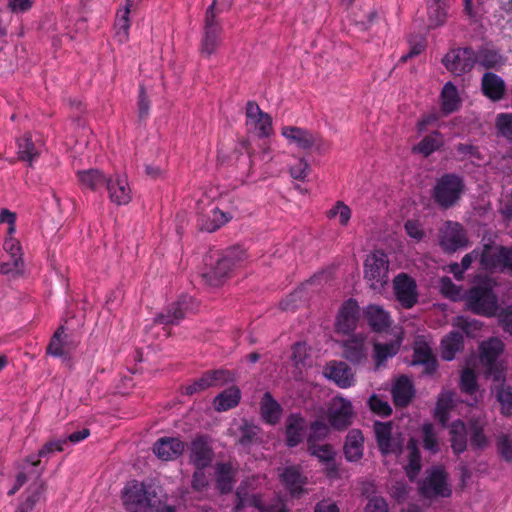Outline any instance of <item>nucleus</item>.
<instances>
[{"mask_svg": "<svg viewBox=\"0 0 512 512\" xmlns=\"http://www.w3.org/2000/svg\"><path fill=\"white\" fill-rule=\"evenodd\" d=\"M210 442L208 436L198 435L190 443V462L197 469H204L212 462L213 450Z\"/></svg>", "mask_w": 512, "mask_h": 512, "instance_id": "nucleus-23", "label": "nucleus"}, {"mask_svg": "<svg viewBox=\"0 0 512 512\" xmlns=\"http://www.w3.org/2000/svg\"><path fill=\"white\" fill-rule=\"evenodd\" d=\"M259 480L260 478H252L240 484L236 492L238 502L235 506V512H242V509L245 507H253L259 512H287L280 498L273 505L264 506L261 497L253 492L255 490V483Z\"/></svg>", "mask_w": 512, "mask_h": 512, "instance_id": "nucleus-9", "label": "nucleus"}, {"mask_svg": "<svg viewBox=\"0 0 512 512\" xmlns=\"http://www.w3.org/2000/svg\"><path fill=\"white\" fill-rule=\"evenodd\" d=\"M325 216L329 220L337 221L341 227H347L352 218V210L344 201L337 200L325 212Z\"/></svg>", "mask_w": 512, "mask_h": 512, "instance_id": "nucleus-50", "label": "nucleus"}, {"mask_svg": "<svg viewBox=\"0 0 512 512\" xmlns=\"http://www.w3.org/2000/svg\"><path fill=\"white\" fill-rule=\"evenodd\" d=\"M368 404H369L370 409L378 415L388 416L392 412V409H391V406L389 405V403L376 394H373L370 396V398L368 400Z\"/></svg>", "mask_w": 512, "mask_h": 512, "instance_id": "nucleus-62", "label": "nucleus"}, {"mask_svg": "<svg viewBox=\"0 0 512 512\" xmlns=\"http://www.w3.org/2000/svg\"><path fill=\"white\" fill-rule=\"evenodd\" d=\"M105 186L112 204L125 206L132 201L133 191L126 174L117 172L108 176Z\"/></svg>", "mask_w": 512, "mask_h": 512, "instance_id": "nucleus-15", "label": "nucleus"}, {"mask_svg": "<svg viewBox=\"0 0 512 512\" xmlns=\"http://www.w3.org/2000/svg\"><path fill=\"white\" fill-rule=\"evenodd\" d=\"M67 444V439H55L47 442L43 447L38 451L37 455H32L26 459L25 468L31 469H39V458L41 457H50L55 452H63L65 450V446Z\"/></svg>", "mask_w": 512, "mask_h": 512, "instance_id": "nucleus-40", "label": "nucleus"}, {"mask_svg": "<svg viewBox=\"0 0 512 512\" xmlns=\"http://www.w3.org/2000/svg\"><path fill=\"white\" fill-rule=\"evenodd\" d=\"M412 365H422L427 374H432L437 368L431 347L424 337H418L415 341Z\"/></svg>", "mask_w": 512, "mask_h": 512, "instance_id": "nucleus-28", "label": "nucleus"}, {"mask_svg": "<svg viewBox=\"0 0 512 512\" xmlns=\"http://www.w3.org/2000/svg\"><path fill=\"white\" fill-rule=\"evenodd\" d=\"M443 65L454 75L461 76L476 65V51L471 47L449 50L442 59Z\"/></svg>", "mask_w": 512, "mask_h": 512, "instance_id": "nucleus-13", "label": "nucleus"}, {"mask_svg": "<svg viewBox=\"0 0 512 512\" xmlns=\"http://www.w3.org/2000/svg\"><path fill=\"white\" fill-rule=\"evenodd\" d=\"M460 106L461 98L457 87L451 81L445 83L440 93V107L442 112L448 115L456 112Z\"/></svg>", "mask_w": 512, "mask_h": 512, "instance_id": "nucleus-34", "label": "nucleus"}, {"mask_svg": "<svg viewBox=\"0 0 512 512\" xmlns=\"http://www.w3.org/2000/svg\"><path fill=\"white\" fill-rule=\"evenodd\" d=\"M191 303V297L187 295L181 296L178 301L171 303L167 307L166 313H161L157 315L155 318V322L163 325L179 323V321L182 320L186 315V312L190 310Z\"/></svg>", "mask_w": 512, "mask_h": 512, "instance_id": "nucleus-27", "label": "nucleus"}, {"mask_svg": "<svg viewBox=\"0 0 512 512\" xmlns=\"http://www.w3.org/2000/svg\"><path fill=\"white\" fill-rule=\"evenodd\" d=\"M460 388L463 392L474 395L477 393L478 384L475 373L470 369H465L461 373L460 377Z\"/></svg>", "mask_w": 512, "mask_h": 512, "instance_id": "nucleus-58", "label": "nucleus"}, {"mask_svg": "<svg viewBox=\"0 0 512 512\" xmlns=\"http://www.w3.org/2000/svg\"><path fill=\"white\" fill-rule=\"evenodd\" d=\"M280 477L281 481L292 495H298L302 492V486L305 484V478L302 476L299 467H286Z\"/></svg>", "mask_w": 512, "mask_h": 512, "instance_id": "nucleus-45", "label": "nucleus"}, {"mask_svg": "<svg viewBox=\"0 0 512 512\" xmlns=\"http://www.w3.org/2000/svg\"><path fill=\"white\" fill-rule=\"evenodd\" d=\"M504 351V343L497 337L483 341L479 346L480 362L486 367L487 377H492L495 382L505 379V365L497 361Z\"/></svg>", "mask_w": 512, "mask_h": 512, "instance_id": "nucleus-7", "label": "nucleus"}, {"mask_svg": "<svg viewBox=\"0 0 512 512\" xmlns=\"http://www.w3.org/2000/svg\"><path fill=\"white\" fill-rule=\"evenodd\" d=\"M439 289L445 297L450 298L453 301H457L465 297L462 289L456 286L449 277L441 278Z\"/></svg>", "mask_w": 512, "mask_h": 512, "instance_id": "nucleus-57", "label": "nucleus"}, {"mask_svg": "<svg viewBox=\"0 0 512 512\" xmlns=\"http://www.w3.org/2000/svg\"><path fill=\"white\" fill-rule=\"evenodd\" d=\"M310 172L308 161L303 158H297L296 162L289 167L290 176L293 179L304 181Z\"/></svg>", "mask_w": 512, "mask_h": 512, "instance_id": "nucleus-60", "label": "nucleus"}, {"mask_svg": "<svg viewBox=\"0 0 512 512\" xmlns=\"http://www.w3.org/2000/svg\"><path fill=\"white\" fill-rule=\"evenodd\" d=\"M420 494L426 498L449 497L451 488L447 483V474L442 467H433L419 485Z\"/></svg>", "mask_w": 512, "mask_h": 512, "instance_id": "nucleus-14", "label": "nucleus"}, {"mask_svg": "<svg viewBox=\"0 0 512 512\" xmlns=\"http://www.w3.org/2000/svg\"><path fill=\"white\" fill-rule=\"evenodd\" d=\"M232 218L231 213L224 212L217 206L211 205L200 214L198 223L202 231L212 233L230 222Z\"/></svg>", "mask_w": 512, "mask_h": 512, "instance_id": "nucleus-24", "label": "nucleus"}, {"mask_svg": "<svg viewBox=\"0 0 512 512\" xmlns=\"http://www.w3.org/2000/svg\"><path fill=\"white\" fill-rule=\"evenodd\" d=\"M235 470L228 463H220L216 466V486L221 493H228L234 484Z\"/></svg>", "mask_w": 512, "mask_h": 512, "instance_id": "nucleus-49", "label": "nucleus"}, {"mask_svg": "<svg viewBox=\"0 0 512 512\" xmlns=\"http://www.w3.org/2000/svg\"><path fill=\"white\" fill-rule=\"evenodd\" d=\"M245 126L257 138H269L273 134L272 117L261 110L255 101H248L245 107Z\"/></svg>", "mask_w": 512, "mask_h": 512, "instance_id": "nucleus-12", "label": "nucleus"}, {"mask_svg": "<svg viewBox=\"0 0 512 512\" xmlns=\"http://www.w3.org/2000/svg\"><path fill=\"white\" fill-rule=\"evenodd\" d=\"M364 317L373 331L380 332L391 324L390 314L379 305L370 304L364 309Z\"/></svg>", "mask_w": 512, "mask_h": 512, "instance_id": "nucleus-30", "label": "nucleus"}, {"mask_svg": "<svg viewBox=\"0 0 512 512\" xmlns=\"http://www.w3.org/2000/svg\"><path fill=\"white\" fill-rule=\"evenodd\" d=\"M392 422H380L374 423V432L377 440V444L382 454L386 455L394 453L399 450V444L392 438Z\"/></svg>", "mask_w": 512, "mask_h": 512, "instance_id": "nucleus-29", "label": "nucleus"}, {"mask_svg": "<svg viewBox=\"0 0 512 512\" xmlns=\"http://www.w3.org/2000/svg\"><path fill=\"white\" fill-rule=\"evenodd\" d=\"M234 381L235 375L231 371L226 369L213 370L204 373L193 383L186 385L183 388V393L186 395H192L204 391L210 387H220Z\"/></svg>", "mask_w": 512, "mask_h": 512, "instance_id": "nucleus-16", "label": "nucleus"}, {"mask_svg": "<svg viewBox=\"0 0 512 512\" xmlns=\"http://www.w3.org/2000/svg\"><path fill=\"white\" fill-rule=\"evenodd\" d=\"M408 463L404 470L411 481H413L421 470V455L419 452L418 441L411 438L407 445Z\"/></svg>", "mask_w": 512, "mask_h": 512, "instance_id": "nucleus-48", "label": "nucleus"}, {"mask_svg": "<svg viewBox=\"0 0 512 512\" xmlns=\"http://www.w3.org/2000/svg\"><path fill=\"white\" fill-rule=\"evenodd\" d=\"M76 176L81 188L91 191H97L100 187L105 185L108 178L103 171L96 168L78 170Z\"/></svg>", "mask_w": 512, "mask_h": 512, "instance_id": "nucleus-33", "label": "nucleus"}, {"mask_svg": "<svg viewBox=\"0 0 512 512\" xmlns=\"http://www.w3.org/2000/svg\"><path fill=\"white\" fill-rule=\"evenodd\" d=\"M364 438L362 432L357 429L351 430L344 445V454L348 461H357L363 455Z\"/></svg>", "mask_w": 512, "mask_h": 512, "instance_id": "nucleus-43", "label": "nucleus"}, {"mask_svg": "<svg viewBox=\"0 0 512 512\" xmlns=\"http://www.w3.org/2000/svg\"><path fill=\"white\" fill-rule=\"evenodd\" d=\"M449 0H427L429 27L442 26L447 19Z\"/></svg>", "mask_w": 512, "mask_h": 512, "instance_id": "nucleus-41", "label": "nucleus"}, {"mask_svg": "<svg viewBox=\"0 0 512 512\" xmlns=\"http://www.w3.org/2000/svg\"><path fill=\"white\" fill-rule=\"evenodd\" d=\"M359 320V305L355 299L346 300L340 307L336 317L335 327L338 333L350 334Z\"/></svg>", "mask_w": 512, "mask_h": 512, "instance_id": "nucleus-22", "label": "nucleus"}, {"mask_svg": "<svg viewBox=\"0 0 512 512\" xmlns=\"http://www.w3.org/2000/svg\"><path fill=\"white\" fill-rule=\"evenodd\" d=\"M329 434V427L327 424L321 421H315L310 426V433L308 436V446L316 444L315 442L320 441L327 437Z\"/></svg>", "mask_w": 512, "mask_h": 512, "instance_id": "nucleus-61", "label": "nucleus"}, {"mask_svg": "<svg viewBox=\"0 0 512 512\" xmlns=\"http://www.w3.org/2000/svg\"><path fill=\"white\" fill-rule=\"evenodd\" d=\"M365 336L362 334L353 336L343 343L344 356L352 363H361L367 358Z\"/></svg>", "mask_w": 512, "mask_h": 512, "instance_id": "nucleus-32", "label": "nucleus"}, {"mask_svg": "<svg viewBox=\"0 0 512 512\" xmlns=\"http://www.w3.org/2000/svg\"><path fill=\"white\" fill-rule=\"evenodd\" d=\"M496 127L501 136L512 141V113H501L496 118Z\"/></svg>", "mask_w": 512, "mask_h": 512, "instance_id": "nucleus-59", "label": "nucleus"}, {"mask_svg": "<svg viewBox=\"0 0 512 512\" xmlns=\"http://www.w3.org/2000/svg\"><path fill=\"white\" fill-rule=\"evenodd\" d=\"M421 433L424 448L431 453H437L439 450V443L433 425L431 423L423 424L421 427Z\"/></svg>", "mask_w": 512, "mask_h": 512, "instance_id": "nucleus-56", "label": "nucleus"}, {"mask_svg": "<svg viewBox=\"0 0 512 512\" xmlns=\"http://www.w3.org/2000/svg\"><path fill=\"white\" fill-rule=\"evenodd\" d=\"M246 257L245 251L239 247L229 248L223 252L211 251L205 257L201 272L204 282L211 287L223 285L231 272L244 263Z\"/></svg>", "mask_w": 512, "mask_h": 512, "instance_id": "nucleus-1", "label": "nucleus"}, {"mask_svg": "<svg viewBox=\"0 0 512 512\" xmlns=\"http://www.w3.org/2000/svg\"><path fill=\"white\" fill-rule=\"evenodd\" d=\"M440 245L447 252H455L468 245L463 226L457 222L447 221L441 229Z\"/></svg>", "mask_w": 512, "mask_h": 512, "instance_id": "nucleus-18", "label": "nucleus"}, {"mask_svg": "<svg viewBox=\"0 0 512 512\" xmlns=\"http://www.w3.org/2000/svg\"><path fill=\"white\" fill-rule=\"evenodd\" d=\"M389 260L387 254L381 250L370 253L364 262V278L369 287L382 292L388 283Z\"/></svg>", "mask_w": 512, "mask_h": 512, "instance_id": "nucleus-8", "label": "nucleus"}, {"mask_svg": "<svg viewBox=\"0 0 512 512\" xmlns=\"http://www.w3.org/2000/svg\"><path fill=\"white\" fill-rule=\"evenodd\" d=\"M309 347L304 342H298L293 346L292 361L297 368L304 367L307 364Z\"/></svg>", "mask_w": 512, "mask_h": 512, "instance_id": "nucleus-63", "label": "nucleus"}, {"mask_svg": "<svg viewBox=\"0 0 512 512\" xmlns=\"http://www.w3.org/2000/svg\"><path fill=\"white\" fill-rule=\"evenodd\" d=\"M393 290L401 307L411 309L418 301L415 280L406 273L398 274L393 280Z\"/></svg>", "mask_w": 512, "mask_h": 512, "instance_id": "nucleus-17", "label": "nucleus"}, {"mask_svg": "<svg viewBox=\"0 0 512 512\" xmlns=\"http://www.w3.org/2000/svg\"><path fill=\"white\" fill-rule=\"evenodd\" d=\"M353 417V407L350 400L334 397L329 405L327 418L335 429H344L350 425Z\"/></svg>", "mask_w": 512, "mask_h": 512, "instance_id": "nucleus-19", "label": "nucleus"}, {"mask_svg": "<svg viewBox=\"0 0 512 512\" xmlns=\"http://www.w3.org/2000/svg\"><path fill=\"white\" fill-rule=\"evenodd\" d=\"M306 427L305 419L299 414H291L286 422V444L288 447H295L301 443Z\"/></svg>", "mask_w": 512, "mask_h": 512, "instance_id": "nucleus-31", "label": "nucleus"}, {"mask_svg": "<svg viewBox=\"0 0 512 512\" xmlns=\"http://www.w3.org/2000/svg\"><path fill=\"white\" fill-rule=\"evenodd\" d=\"M451 446L456 454L464 452L467 445V430L463 421L457 420L450 428Z\"/></svg>", "mask_w": 512, "mask_h": 512, "instance_id": "nucleus-53", "label": "nucleus"}, {"mask_svg": "<svg viewBox=\"0 0 512 512\" xmlns=\"http://www.w3.org/2000/svg\"><path fill=\"white\" fill-rule=\"evenodd\" d=\"M281 136L286 140L287 145L299 150L314 149L319 153L326 152L330 145L318 133L304 127L286 125L281 127Z\"/></svg>", "mask_w": 512, "mask_h": 512, "instance_id": "nucleus-6", "label": "nucleus"}, {"mask_svg": "<svg viewBox=\"0 0 512 512\" xmlns=\"http://www.w3.org/2000/svg\"><path fill=\"white\" fill-rule=\"evenodd\" d=\"M28 472H20L17 475L16 483L14 487L8 492L9 495L15 494L18 489L27 481L28 476L33 477L35 481L29 486L26 492V498L22 503V510H31L36 503H38L44 496L46 487L45 483L41 480L43 469H31L25 468Z\"/></svg>", "mask_w": 512, "mask_h": 512, "instance_id": "nucleus-11", "label": "nucleus"}, {"mask_svg": "<svg viewBox=\"0 0 512 512\" xmlns=\"http://www.w3.org/2000/svg\"><path fill=\"white\" fill-rule=\"evenodd\" d=\"M464 190V183L461 177L455 174H444L434 186L433 198L442 208L452 207L460 199Z\"/></svg>", "mask_w": 512, "mask_h": 512, "instance_id": "nucleus-10", "label": "nucleus"}, {"mask_svg": "<svg viewBox=\"0 0 512 512\" xmlns=\"http://www.w3.org/2000/svg\"><path fill=\"white\" fill-rule=\"evenodd\" d=\"M477 258H479L480 266L483 270L490 272L508 271L512 273V246L484 244L481 252L475 249L462 258L460 265L464 272Z\"/></svg>", "mask_w": 512, "mask_h": 512, "instance_id": "nucleus-2", "label": "nucleus"}, {"mask_svg": "<svg viewBox=\"0 0 512 512\" xmlns=\"http://www.w3.org/2000/svg\"><path fill=\"white\" fill-rule=\"evenodd\" d=\"M309 452L311 455L317 457L319 461L326 464V474L329 478L337 476L338 471L334 463V451L330 445L311 444L309 446Z\"/></svg>", "mask_w": 512, "mask_h": 512, "instance_id": "nucleus-39", "label": "nucleus"}, {"mask_svg": "<svg viewBox=\"0 0 512 512\" xmlns=\"http://www.w3.org/2000/svg\"><path fill=\"white\" fill-rule=\"evenodd\" d=\"M463 347V336L459 332H451L441 342V356L446 361H451Z\"/></svg>", "mask_w": 512, "mask_h": 512, "instance_id": "nucleus-51", "label": "nucleus"}, {"mask_svg": "<svg viewBox=\"0 0 512 512\" xmlns=\"http://www.w3.org/2000/svg\"><path fill=\"white\" fill-rule=\"evenodd\" d=\"M3 249L11 260L1 264L0 272L5 275L20 273L23 268V253L20 241L14 235L7 234L3 242Z\"/></svg>", "mask_w": 512, "mask_h": 512, "instance_id": "nucleus-20", "label": "nucleus"}, {"mask_svg": "<svg viewBox=\"0 0 512 512\" xmlns=\"http://www.w3.org/2000/svg\"><path fill=\"white\" fill-rule=\"evenodd\" d=\"M453 325L460 328L468 337L475 338L479 336L483 324L478 320L459 316L455 319Z\"/></svg>", "mask_w": 512, "mask_h": 512, "instance_id": "nucleus-54", "label": "nucleus"}, {"mask_svg": "<svg viewBox=\"0 0 512 512\" xmlns=\"http://www.w3.org/2000/svg\"><path fill=\"white\" fill-rule=\"evenodd\" d=\"M455 394L451 391H442L437 399L434 409V418L437 419L442 426H446L449 420V411L454 407Z\"/></svg>", "mask_w": 512, "mask_h": 512, "instance_id": "nucleus-46", "label": "nucleus"}, {"mask_svg": "<svg viewBox=\"0 0 512 512\" xmlns=\"http://www.w3.org/2000/svg\"><path fill=\"white\" fill-rule=\"evenodd\" d=\"M240 399V389L236 386H231L214 398L213 405L217 411H227L236 407L239 404Z\"/></svg>", "mask_w": 512, "mask_h": 512, "instance_id": "nucleus-47", "label": "nucleus"}, {"mask_svg": "<svg viewBox=\"0 0 512 512\" xmlns=\"http://www.w3.org/2000/svg\"><path fill=\"white\" fill-rule=\"evenodd\" d=\"M403 342V331L398 328L394 331L393 339L389 342L381 343L376 342L374 344L373 358L375 361L376 368H380L389 358L395 356Z\"/></svg>", "mask_w": 512, "mask_h": 512, "instance_id": "nucleus-25", "label": "nucleus"}, {"mask_svg": "<svg viewBox=\"0 0 512 512\" xmlns=\"http://www.w3.org/2000/svg\"><path fill=\"white\" fill-rule=\"evenodd\" d=\"M65 329L60 326L54 333L48 346V354L54 357H63L65 355Z\"/></svg>", "mask_w": 512, "mask_h": 512, "instance_id": "nucleus-55", "label": "nucleus"}, {"mask_svg": "<svg viewBox=\"0 0 512 512\" xmlns=\"http://www.w3.org/2000/svg\"><path fill=\"white\" fill-rule=\"evenodd\" d=\"M186 444L180 437L164 436L157 439L153 445V453L161 461H174L181 457Z\"/></svg>", "mask_w": 512, "mask_h": 512, "instance_id": "nucleus-21", "label": "nucleus"}, {"mask_svg": "<svg viewBox=\"0 0 512 512\" xmlns=\"http://www.w3.org/2000/svg\"><path fill=\"white\" fill-rule=\"evenodd\" d=\"M156 497L152 485L144 481H128L121 490V498L127 512H151Z\"/></svg>", "mask_w": 512, "mask_h": 512, "instance_id": "nucleus-5", "label": "nucleus"}, {"mask_svg": "<svg viewBox=\"0 0 512 512\" xmlns=\"http://www.w3.org/2000/svg\"><path fill=\"white\" fill-rule=\"evenodd\" d=\"M323 374L329 380H332L340 388L346 389L354 385L355 378L350 367L344 362H329Z\"/></svg>", "mask_w": 512, "mask_h": 512, "instance_id": "nucleus-26", "label": "nucleus"}, {"mask_svg": "<svg viewBox=\"0 0 512 512\" xmlns=\"http://www.w3.org/2000/svg\"><path fill=\"white\" fill-rule=\"evenodd\" d=\"M505 63L504 56L489 45H484L476 51V65L486 69H497Z\"/></svg>", "mask_w": 512, "mask_h": 512, "instance_id": "nucleus-36", "label": "nucleus"}, {"mask_svg": "<svg viewBox=\"0 0 512 512\" xmlns=\"http://www.w3.org/2000/svg\"><path fill=\"white\" fill-rule=\"evenodd\" d=\"M497 399L501 404L504 415H512V387H502L497 393Z\"/></svg>", "mask_w": 512, "mask_h": 512, "instance_id": "nucleus-64", "label": "nucleus"}, {"mask_svg": "<svg viewBox=\"0 0 512 512\" xmlns=\"http://www.w3.org/2000/svg\"><path fill=\"white\" fill-rule=\"evenodd\" d=\"M482 91L491 100H500L505 91L504 81L498 75L487 72L482 77Z\"/></svg>", "mask_w": 512, "mask_h": 512, "instance_id": "nucleus-42", "label": "nucleus"}, {"mask_svg": "<svg viewBox=\"0 0 512 512\" xmlns=\"http://www.w3.org/2000/svg\"><path fill=\"white\" fill-rule=\"evenodd\" d=\"M216 3L217 0H213L206 9L203 35L199 46L201 56L207 59L217 54L223 42L224 28L215 11Z\"/></svg>", "mask_w": 512, "mask_h": 512, "instance_id": "nucleus-3", "label": "nucleus"}, {"mask_svg": "<svg viewBox=\"0 0 512 512\" xmlns=\"http://www.w3.org/2000/svg\"><path fill=\"white\" fill-rule=\"evenodd\" d=\"M130 12L128 8H120L116 13L114 30L115 38L119 43H125L129 39L131 27Z\"/></svg>", "mask_w": 512, "mask_h": 512, "instance_id": "nucleus-52", "label": "nucleus"}, {"mask_svg": "<svg viewBox=\"0 0 512 512\" xmlns=\"http://www.w3.org/2000/svg\"><path fill=\"white\" fill-rule=\"evenodd\" d=\"M260 412L263 420L273 425L279 421L282 414V407L272 397L271 393L266 392L260 402Z\"/></svg>", "mask_w": 512, "mask_h": 512, "instance_id": "nucleus-44", "label": "nucleus"}, {"mask_svg": "<svg viewBox=\"0 0 512 512\" xmlns=\"http://www.w3.org/2000/svg\"><path fill=\"white\" fill-rule=\"evenodd\" d=\"M444 144L443 135L435 130L424 136L420 142L412 147V152L428 157L435 151L439 150Z\"/></svg>", "mask_w": 512, "mask_h": 512, "instance_id": "nucleus-38", "label": "nucleus"}, {"mask_svg": "<svg viewBox=\"0 0 512 512\" xmlns=\"http://www.w3.org/2000/svg\"><path fill=\"white\" fill-rule=\"evenodd\" d=\"M494 283L485 278L472 287L465 294L466 306L475 314L486 317L495 316L498 310V302L493 292Z\"/></svg>", "mask_w": 512, "mask_h": 512, "instance_id": "nucleus-4", "label": "nucleus"}, {"mask_svg": "<svg viewBox=\"0 0 512 512\" xmlns=\"http://www.w3.org/2000/svg\"><path fill=\"white\" fill-rule=\"evenodd\" d=\"M17 144L19 159L32 166L42 152V145L34 143L29 134L19 138Z\"/></svg>", "mask_w": 512, "mask_h": 512, "instance_id": "nucleus-37", "label": "nucleus"}, {"mask_svg": "<svg viewBox=\"0 0 512 512\" xmlns=\"http://www.w3.org/2000/svg\"><path fill=\"white\" fill-rule=\"evenodd\" d=\"M392 395L395 405L406 406L414 396L412 381L406 376L398 377L393 384Z\"/></svg>", "mask_w": 512, "mask_h": 512, "instance_id": "nucleus-35", "label": "nucleus"}]
</instances>
